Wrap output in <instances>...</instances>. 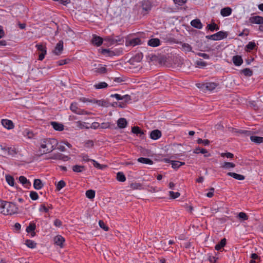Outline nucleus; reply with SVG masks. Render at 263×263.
<instances>
[{
  "label": "nucleus",
  "mask_w": 263,
  "mask_h": 263,
  "mask_svg": "<svg viewBox=\"0 0 263 263\" xmlns=\"http://www.w3.org/2000/svg\"><path fill=\"white\" fill-rule=\"evenodd\" d=\"M58 142L54 138L44 139L40 143L39 152L41 155L52 152L58 146Z\"/></svg>",
  "instance_id": "1"
},
{
  "label": "nucleus",
  "mask_w": 263,
  "mask_h": 263,
  "mask_svg": "<svg viewBox=\"0 0 263 263\" xmlns=\"http://www.w3.org/2000/svg\"><path fill=\"white\" fill-rule=\"evenodd\" d=\"M17 208L12 202L0 201V212L4 215H12L17 213Z\"/></svg>",
  "instance_id": "2"
},
{
  "label": "nucleus",
  "mask_w": 263,
  "mask_h": 263,
  "mask_svg": "<svg viewBox=\"0 0 263 263\" xmlns=\"http://www.w3.org/2000/svg\"><path fill=\"white\" fill-rule=\"evenodd\" d=\"M228 34L226 32L221 31L214 34L207 35L206 36V38L214 41H218L226 38Z\"/></svg>",
  "instance_id": "3"
},
{
  "label": "nucleus",
  "mask_w": 263,
  "mask_h": 263,
  "mask_svg": "<svg viewBox=\"0 0 263 263\" xmlns=\"http://www.w3.org/2000/svg\"><path fill=\"white\" fill-rule=\"evenodd\" d=\"M70 110L78 115H88L89 113L87 111L79 108L77 103H72L70 106Z\"/></svg>",
  "instance_id": "4"
},
{
  "label": "nucleus",
  "mask_w": 263,
  "mask_h": 263,
  "mask_svg": "<svg viewBox=\"0 0 263 263\" xmlns=\"http://www.w3.org/2000/svg\"><path fill=\"white\" fill-rule=\"evenodd\" d=\"M37 50L39 51V60L42 61L47 53L46 47L43 44H37L36 45Z\"/></svg>",
  "instance_id": "5"
},
{
  "label": "nucleus",
  "mask_w": 263,
  "mask_h": 263,
  "mask_svg": "<svg viewBox=\"0 0 263 263\" xmlns=\"http://www.w3.org/2000/svg\"><path fill=\"white\" fill-rule=\"evenodd\" d=\"M63 50V42L62 41H59L56 45L54 50L53 51V53L56 55H59Z\"/></svg>",
  "instance_id": "6"
},
{
  "label": "nucleus",
  "mask_w": 263,
  "mask_h": 263,
  "mask_svg": "<svg viewBox=\"0 0 263 263\" xmlns=\"http://www.w3.org/2000/svg\"><path fill=\"white\" fill-rule=\"evenodd\" d=\"M110 97L115 98L117 100H124L125 102H128L131 100L130 96L128 95L122 96L116 93L111 95Z\"/></svg>",
  "instance_id": "7"
},
{
  "label": "nucleus",
  "mask_w": 263,
  "mask_h": 263,
  "mask_svg": "<svg viewBox=\"0 0 263 263\" xmlns=\"http://www.w3.org/2000/svg\"><path fill=\"white\" fill-rule=\"evenodd\" d=\"M132 132L134 134L139 136L141 139H144L145 138V134L139 127L138 126H134L132 128Z\"/></svg>",
  "instance_id": "8"
},
{
  "label": "nucleus",
  "mask_w": 263,
  "mask_h": 263,
  "mask_svg": "<svg viewBox=\"0 0 263 263\" xmlns=\"http://www.w3.org/2000/svg\"><path fill=\"white\" fill-rule=\"evenodd\" d=\"M249 21L251 23L256 24H263V17L260 16H255L250 17Z\"/></svg>",
  "instance_id": "9"
},
{
  "label": "nucleus",
  "mask_w": 263,
  "mask_h": 263,
  "mask_svg": "<svg viewBox=\"0 0 263 263\" xmlns=\"http://www.w3.org/2000/svg\"><path fill=\"white\" fill-rule=\"evenodd\" d=\"M141 7L143 10L147 12L151 9V3L148 0H143L141 3Z\"/></svg>",
  "instance_id": "10"
},
{
  "label": "nucleus",
  "mask_w": 263,
  "mask_h": 263,
  "mask_svg": "<svg viewBox=\"0 0 263 263\" xmlns=\"http://www.w3.org/2000/svg\"><path fill=\"white\" fill-rule=\"evenodd\" d=\"M103 41V39L100 36L96 35H93L91 42L93 45H96L97 46H100L102 44Z\"/></svg>",
  "instance_id": "11"
},
{
  "label": "nucleus",
  "mask_w": 263,
  "mask_h": 263,
  "mask_svg": "<svg viewBox=\"0 0 263 263\" xmlns=\"http://www.w3.org/2000/svg\"><path fill=\"white\" fill-rule=\"evenodd\" d=\"M55 243L59 246L60 248L63 247V243L65 242V239L61 235H57L54 238Z\"/></svg>",
  "instance_id": "12"
},
{
  "label": "nucleus",
  "mask_w": 263,
  "mask_h": 263,
  "mask_svg": "<svg viewBox=\"0 0 263 263\" xmlns=\"http://www.w3.org/2000/svg\"><path fill=\"white\" fill-rule=\"evenodd\" d=\"M1 122L4 127L8 129H12L14 127L13 123L11 120L3 119Z\"/></svg>",
  "instance_id": "13"
},
{
  "label": "nucleus",
  "mask_w": 263,
  "mask_h": 263,
  "mask_svg": "<svg viewBox=\"0 0 263 263\" xmlns=\"http://www.w3.org/2000/svg\"><path fill=\"white\" fill-rule=\"evenodd\" d=\"M161 132L158 129H155L151 132L150 137L153 140H157L161 137Z\"/></svg>",
  "instance_id": "14"
},
{
  "label": "nucleus",
  "mask_w": 263,
  "mask_h": 263,
  "mask_svg": "<svg viewBox=\"0 0 263 263\" xmlns=\"http://www.w3.org/2000/svg\"><path fill=\"white\" fill-rule=\"evenodd\" d=\"M218 84L214 82H208L202 85L203 88H205L206 90L212 91L217 86Z\"/></svg>",
  "instance_id": "15"
},
{
  "label": "nucleus",
  "mask_w": 263,
  "mask_h": 263,
  "mask_svg": "<svg viewBox=\"0 0 263 263\" xmlns=\"http://www.w3.org/2000/svg\"><path fill=\"white\" fill-rule=\"evenodd\" d=\"M232 61L235 66H240L243 63V60L240 55H235L232 58Z\"/></svg>",
  "instance_id": "16"
},
{
  "label": "nucleus",
  "mask_w": 263,
  "mask_h": 263,
  "mask_svg": "<svg viewBox=\"0 0 263 263\" xmlns=\"http://www.w3.org/2000/svg\"><path fill=\"white\" fill-rule=\"evenodd\" d=\"M93 103H96L99 106L106 107H108L110 105V103L108 101L105 100H96L94 99Z\"/></svg>",
  "instance_id": "17"
},
{
  "label": "nucleus",
  "mask_w": 263,
  "mask_h": 263,
  "mask_svg": "<svg viewBox=\"0 0 263 263\" xmlns=\"http://www.w3.org/2000/svg\"><path fill=\"white\" fill-rule=\"evenodd\" d=\"M141 44L142 42L140 39L138 37L132 39L129 41L128 43H126L127 45H131L133 46H135L137 45H140Z\"/></svg>",
  "instance_id": "18"
},
{
  "label": "nucleus",
  "mask_w": 263,
  "mask_h": 263,
  "mask_svg": "<svg viewBox=\"0 0 263 263\" xmlns=\"http://www.w3.org/2000/svg\"><path fill=\"white\" fill-rule=\"evenodd\" d=\"M160 40L157 38L152 39L148 41V45L152 47H157L160 45Z\"/></svg>",
  "instance_id": "19"
},
{
  "label": "nucleus",
  "mask_w": 263,
  "mask_h": 263,
  "mask_svg": "<svg viewBox=\"0 0 263 263\" xmlns=\"http://www.w3.org/2000/svg\"><path fill=\"white\" fill-rule=\"evenodd\" d=\"M227 175L238 180H243L245 178V177L243 175L238 174L235 173L229 172L227 173Z\"/></svg>",
  "instance_id": "20"
},
{
  "label": "nucleus",
  "mask_w": 263,
  "mask_h": 263,
  "mask_svg": "<svg viewBox=\"0 0 263 263\" xmlns=\"http://www.w3.org/2000/svg\"><path fill=\"white\" fill-rule=\"evenodd\" d=\"M51 125L52 127L56 130L62 131L64 129V125L61 123H59L56 122H51Z\"/></svg>",
  "instance_id": "21"
},
{
  "label": "nucleus",
  "mask_w": 263,
  "mask_h": 263,
  "mask_svg": "<svg viewBox=\"0 0 263 263\" xmlns=\"http://www.w3.org/2000/svg\"><path fill=\"white\" fill-rule=\"evenodd\" d=\"M191 25L197 29H201L202 28V24L199 19H195L191 21Z\"/></svg>",
  "instance_id": "22"
},
{
  "label": "nucleus",
  "mask_w": 263,
  "mask_h": 263,
  "mask_svg": "<svg viewBox=\"0 0 263 263\" xmlns=\"http://www.w3.org/2000/svg\"><path fill=\"white\" fill-rule=\"evenodd\" d=\"M127 122L125 118H120L117 121L118 126L120 128H124L126 127Z\"/></svg>",
  "instance_id": "23"
},
{
  "label": "nucleus",
  "mask_w": 263,
  "mask_h": 263,
  "mask_svg": "<svg viewBox=\"0 0 263 263\" xmlns=\"http://www.w3.org/2000/svg\"><path fill=\"white\" fill-rule=\"evenodd\" d=\"M232 13V9L230 7H226L221 9L220 14L223 16H229Z\"/></svg>",
  "instance_id": "24"
},
{
  "label": "nucleus",
  "mask_w": 263,
  "mask_h": 263,
  "mask_svg": "<svg viewBox=\"0 0 263 263\" xmlns=\"http://www.w3.org/2000/svg\"><path fill=\"white\" fill-rule=\"evenodd\" d=\"M75 124L76 125V127L79 129H89V127L87 126V124L88 123H86V122H83L80 121H77L75 122Z\"/></svg>",
  "instance_id": "25"
},
{
  "label": "nucleus",
  "mask_w": 263,
  "mask_h": 263,
  "mask_svg": "<svg viewBox=\"0 0 263 263\" xmlns=\"http://www.w3.org/2000/svg\"><path fill=\"white\" fill-rule=\"evenodd\" d=\"M94 72L98 73H104L106 72V68L105 67L102 66L101 65H99L97 67L93 69Z\"/></svg>",
  "instance_id": "26"
},
{
  "label": "nucleus",
  "mask_w": 263,
  "mask_h": 263,
  "mask_svg": "<svg viewBox=\"0 0 263 263\" xmlns=\"http://www.w3.org/2000/svg\"><path fill=\"white\" fill-rule=\"evenodd\" d=\"M43 186V184L40 179H34L33 182V187L36 190H40Z\"/></svg>",
  "instance_id": "27"
},
{
  "label": "nucleus",
  "mask_w": 263,
  "mask_h": 263,
  "mask_svg": "<svg viewBox=\"0 0 263 263\" xmlns=\"http://www.w3.org/2000/svg\"><path fill=\"white\" fill-rule=\"evenodd\" d=\"M226 245V239L223 238L217 244L215 247V249L216 250L219 251L222 248H223Z\"/></svg>",
  "instance_id": "28"
},
{
  "label": "nucleus",
  "mask_w": 263,
  "mask_h": 263,
  "mask_svg": "<svg viewBox=\"0 0 263 263\" xmlns=\"http://www.w3.org/2000/svg\"><path fill=\"white\" fill-rule=\"evenodd\" d=\"M251 140L257 144L263 143V137L258 136H250Z\"/></svg>",
  "instance_id": "29"
},
{
  "label": "nucleus",
  "mask_w": 263,
  "mask_h": 263,
  "mask_svg": "<svg viewBox=\"0 0 263 263\" xmlns=\"http://www.w3.org/2000/svg\"><path fill=\"white\" fill-rule=\"evenodd\" d=\"M19 181L23 185L26 186V187L31 185V183L30 181L23 176H21L19 177Z\"/></svg>",
  "instance_id": "30"
},
{
  "label": "nucleus",
  "mask_w": 263,
  "mask_h": 263,
  "mask_svg": "<svg viewBox=\"0 0 263 263\" xmlns=\"http://www.w3.org/2000/svg\"><path fill=\"white\" fill-rule=\"evenodd\" d=\"M138 161L143 164L149 165H152L153 163V161L147 158L140 157L138 159Z\"/></svg>",
  "instance_id": "31"
},
{
  "label": "nucleus",
  "mask_w": 263,
  "mask_h": 263,
  "mask_svg": "<svg viewBox=\"0 0 263 263\" xmlns=\"http://www.w3.org/2000/svg\"><path fill=\"white\" fill-rule=\"evenodd\" d=\"M171 163L172 167L174 169L178 168L180 166L185 164L184 162H180L179 161H171Z\"/></svg>",
  "instance_id": "32"
},
{
  "label": "nucleus",
  "mask_w": 263,
  "mask_h": 263,
  "mask_svg": "<svg viewBox=\"0 0 263 263\" xmlns=\"http://www.w3.org/2000/svg\"><path fill=\"white\" fill-rule=\"evenodd\" d=\"M107 86L108 84L104 82H99V83L96 84L94 85L95 88L97 89L105 88Z\"/></svg>",
  "instance_id": "33"
},
{
  "label": "nucleus",
  "mask_w": 263,
  "mask_h": 263,
  "mask_svg": "<svg viewBox=\"0 0 263 263\" xmlns=\"http://www.w3.org/2000/svg\"><path fill=\"white\" fill-rule=\"evenodd\" d=\"M235 166V164L234 163L226 162L221 165V167L226 169H230L231 168H234Z\"/></svg>",
  "instance_id": "34"
},
{
  "label": "nucleus",
  "mask_w": 263,
  "mask_h": 263,
  "mask_svg": "<svg viewBox=\"0 0 263 263\" xmlns=\"http://www.w3.org/2000/svg\"><path fill=\"white\" fill-rule=\"evenodd\" d=\"M25 245L30 248L33 249L36 247V243L33 240L27 239L26 240Z\"/></svg>",
  "instance_id": "35"
},
{
  "label": "nucleus",
  "mask_w": 263,
  "mask_h": 263,
  "mask_svg": "<svg viewBox=\"0 0 263 263\" xmlns=\"http://www.w3.org/2000/svg\"><path fill=\"white\" fill-rule=\"evenodd\" d=\"M207 28L211 31H214L215 30H218L219 29L218 26L215 23L208 24L207 26Z\"/></svg>",
  "instance_id": "36"
},
{
  "label": "nucleus",
  "mask_w": 263,
  "mask_h": 263,
  "mask_svg": "<svg viewBox=\"0 0 263 263\" xmlns=\"http://www.w3.org/2000/svg\"><path fill=\"white\" fill-rule=\"evenodd\" d=\"M36 229V224L35 223L30 222L29 226L26 228V232L27 233H30L31 232L34 231Z\"/></svg>",
  "instance_id": "37"
},
{
  "label": "nucleus",
  "mask_w": 263,
  "mask_h": 263,
  "mask_svg": "<svg viewBox=\"0 0 263 263\" xmlns=\"http://www.w3.org/2000/svg\"><path fill=\"white\" fill-rule=\"evenodd\" d=\"M117 180L120 182H124L126 180V177L122 172H118L117 174Z\"/></svg>",
  "instance_id": "38"
},
{
  "label": "nucleus",
  "mask_w": 263,
  "mask_h": 263,
  "mask_svg": "<svg viewBox=\"0 0 263 263\" xmlns=\"http://www.w3.org/2000/svg\"><path fill=\"white\" fill-rule=\"evenodd\" d=\"M91 161L93 162V166L98 169L103 170L107 167L106 165L100 164L94 160H91Z\"/></svg>",
  "instance_id": "39"
},
{
  "label": "nucleus",
  "mask_w": 263,
  "mask_h": 263,
  "mask_svg": "<svg viewBox=\"0 0 263 263\" xmlns=\"http://www.w3.org/2000/svg\"><path fill=\"white\" fill-rule=\"evenodd\" d=\"M6 180L10 186H14V179L12 176L10 175H6Z\"/></svg>",
  "instance_id": "40"
},
{
  "label": "nucleus",
  "mask_w": 263,
  "mask_h": 263,
  "mask_svg": "<svg viewBox=\"0 0 263 263\" xmlns=\"http://www.w3.org/2000/svg\"><path fill=\"white\" fill-rule=\"evenodd\" d=\"M182 49L185 52L192 51L191 46L187 43H183L182 44Z\"/></svg>",
  "instance_id": "41"
},
{
  "label": "nucleus",
  "mask_w": 263,
  "mask_h": 263,
  "mask_svg": "<svg viewBox=\"0 0 263 263\" xmlns=\"http://www.w3.org/2000/svg\"><path fill=\"white\" fill-rule=\"evenodd\" d=\"M118 37V40H116L114 36H112V40H111V42L110 45H113L115 43L121 44L123 42V40L122 37L119 36H117Z\"/></svg>",
  "instance_id": "42"
},
{
  "label": "nucleus",
  "mask_w": 263,
  "mask_h": 263,
  "mask_svg": "<svg viewBox=\"0 0 263 263\" xmlns=\"http://www.w3.org/2000/svg\"><path fill=\"white\" fill-rule=\"evenodd\" d=\"M86 196L89 199H93L95 196V191L92 190H89L86 191Z\"/></svg>",
  "instance_id": "43"
},
{
  "label": "nucleus",
  "mask_w": 263,
  "mask_h": 263,
  "mask_svg": "<svg viewBox=\"0 0 263 263\" xmlns=\"http://www.w3.org/2000/svg\"><path fill=\"white\" fill-rule=\"evenodd\" d=\"M241 72L245 76L251 77L253 75V71L250 69L246 68L241 70Z\"/></svg>",
  "instance_id": "44"
},
{
  "label": "nucleus",
  "mask_w": 263,
  "mask_h": 263,
  "mask_svg": "<svg viewBox=\"0 0 263 263\" xmlns=\"http://www.w3.org/2000/svg\"><path fill=\"white\" fill-rule=\"evenodd\" d=\"M101 52L103 54H107L108 56H110V57L115 55V53L114 51H111L109 49H101Z\"/></svg>",
  "instance_id": "45"
},
{
  "label": "nucleus",
  "mask_w": 263,
  "mask_h": 263,
  "mask_svg": "<svg viewBox=\"0 0 263 263\" xmlns=\"http://www.w3.org/2000/svg\"><path fill=\"white\" fill-rule=\"evenodd\" d=\"M84 168V166L76 165L73 166L72 170L74 172L79 173V172H82L83 171Z\"/></svg>",
  "instance_id": "46"
},
{
  "label": "nucleus",
  "mask_w": 263,
  "mask_h": 263,
  "mask_svg": "<svg viewBox=\"0 0 263 263\" xmlns=\"http://www.w3.org/2000/svg\"><path fill=\"white\" fill-rule=\"evenodd\" d=\"M130 187L133 190H141L142 189V184L140 183H132L130 185Z\"/></svg>",
  "instance_id": "47"
},
{
  "label": "nucleus",
  "mask_w": 263,
  "mask_h": 263,
  "mask_svg": "<svg viewBox=\"0 0 263 263\" xmlns=\"http://www.w3.org/2000/svg\"><path fill=\"white\" fill-rule=\"evenodd\" d=\"M23 134L25 136H27L28 138H30V139L33 138V137L34 136V134L33 133V132L32 131H30L29 130H28L27 129H26L23 132Z\"/></svg>",
  "instance_id": "48"
},
{
  "label": "nucleus",
  "mask_w": 263,
  "mask_h": 263,
  "mask_svg": "<svg viewBox=\"0 0 263 263\" xmlns=\"http://www.w3.org/2000/svg\"><path fill=\"white\" fill-rule=\"evenodd\" d=\"M66 185V183L64 180H60L57 184V190L58 191L61 190Z\"/></svg>",
  "instance_id": "49"
},
{
  "label": "nucleus",
  "mask_w": 263,
  "mask_h": 263,
  "mask_svg": "<svg viewBox=\"0 0 263 263\" xmlns=\"http://www.w3.org/2000/svg\"><path fill=\"white\" fill-rule=\"evenodd\" d=\"M62 158V154L59 153L53 154L50 157V159L54 160H60Z\"/></svg>",
  "instance_id": "50"
},
{
  "label": "nucleus",
  "mask_w": 263,
  "mask_h": 263,
  "mask_svg": "<svg viewBox=\"0 0 263 263\" xmlns=\"http://www.w3.org/2000/svg\"><path fill=\"white\" fill-rule=\"evenodd\" d=\"M30 197L33 200H36L39 198L37 193L34 191H31L30 193Z\"/></svg>",
  "instance_id": "51"
},
{
  "label": "nucleus",
  "mask_w": 263,
  "mask_h": 263,
  "mask_svg": "<svg viewBox=\"0 0 263 263\" xmlns=\"http://www.w3.org/2000/svg\"><path fill=\"white\" fill-rule=\"evenodd\" d=\"M169 195L172 199H176L180 196V194L179 192H174L173 191H170Z\"/></svg>",
  "instance_id": "52"
},
{
  "label": "nucleus",
  "mask_w": 263,
  "mask_h": 263,
  "mask_svg": "<svg viewBox=\"0 0 263 263\" xmlns=\"http://www.w3.org/2000/svg\"><path fill=\"white\" fill-rule=\"evenodd\" d=\"M143 58V54L141 52L137 53L134 57V60L135 61L139 62L141 61Z\"/></svg>",
  "instance_id": "53"
},
{
  "label": "nucleus",
  "mask_w": 263,
  "mask_h": 263,
  "mask_svg": "<svg viewBox=\"0 0 263 263\" xmlns=\"http://www.w3.org/2000/svg\"><path fill=\"white\" fill-rule=\"evenodd\" d=\"M238 217L239 219L243 220H246L248 219V216L247 215L243 212H240L238 215Z\"/></svg>",
  "instance_id": "54"
},
{
  "label": "nucleus",
  "mask_w": 263,
  "mask_h": 263,
  "mask_svg": "<svg viewBox=\"0 0 263 263\" xmlns=\"http://www.w3.org/2000/svg\"><path fill=\"white\" fill-rule=\"evenodd\" d=\"M196 64L197 66L200 67H204L207 65L206 62L202 61L201 59L199 61H197Z\"/></svg>",
  "instance_id": "55"
},
{
  "label": "nucleus",
  "mask_w": 263,
  "mask_h": 263,
  "mask_svg": "<svg viewBox=\"0 0 263 263\" xmlns=\"http://www.w3.org/2000/svg\"><path fill=\"white\" fill-rule=\"evenodd\" d=\"M237 132L241 135H244L245 136H250L252 135V132L251 131L246 130H239Z\"/></svg>",
  "instance_id": "56"
},
{
  "label": "nucleus",
  "mask_w": 263,
  "mask_h": 263,
  "mask_svg": "<svg viewBox=\"0 0 263 263\" xmlns=\"http://www.w3.org/2000/svg\"><path fill=\"white\" fill-rule=\"evenodd\" d=\"M197 141L198 144L202 143L204 145H207L210 143V141L208 139L202 140V139L199 138Z\"/></svg>",
  "instance_id": "57"
},
{
  "label": "nucleus",
  "mask_w": 263,
  "mask_h": 263,
  "mask_svg": "<svg viewBox=\"0 0 263 263\" xmlns=\"http://www.w3.org/2000/svg\"><path fill=\"white\" fill-rule=\"evenodd\" d=\"M99 224L100 227L103 229L104 231H107L108 230V227H107L104 222L102 220H100L99 221Z\"/></svg>",
  "instance_id": "58"
},
{
  "label": "nucleus",
  "mask_w": 263,
  "mask_h": 263,
  "mask_svg": "<svg viewBox=\"0 0 263 263\" xmlns=\"http://www.w3.org/2000/svg\"><path fill=\"white\" fill-rule=\"evenodd\" d=\"M256 46V44L254 42H250L248 45L246 46V47L249 50H253Z\"/></svg>",
  "instance_id": "59"
},
{
  "label": "nucleus",
  "mask_w": 263,
  "mask_h": 263,
  "mask_svg": "<svg viewBox=\"0 0 263 263\" xmlns=\"http://www.w3.org/2000/svg\"><path fill=\"white\" fill-rule=\"evenodd\" d=\"M70 61L69 59L61 60L57 62V64L59 66H62L68 63Z\"/></svg>",
  "instance_id": "60"
},
{
  "label": "nucleus",
  "mask_w": 263,
  "mask_h": 263,
  "mask_svg": "<svg viewBox=\"0 0 263 263\" xmlns=\"http://www.w3.org/2000/svg\"><path fill=\"white\" fill-rule=\"evenodd\" d=\"M221 156L222 157H226L228 158H232L234 157V155L231 153H221Z\"/></svg>",
  "instance_id": "61"
},
{
  "label": "nucleus",
  "mask_w": 263,
  "mask_h": 263,
  "mask_svg": "<svg viewBox=\"0 0 263 263\" xmlns=\"http://www.w3.org/2000/svg\"><path fill=\"white\" fill-rule=\"evenodd\" d=\"M109 126L110 123L109 122H103L100 124V127L102 129L109 128Z\"/></svg>",
  "instance_id": "62"
},
{
  "label": "nucleus",
  "mask_w": 263,
  "mask_h": 263,
  "mask_svg": "<svg viewBox=\"0 0 263 263\" xmlns=\"http://www.w3.org/2000/svg\"><path fill=\"white\" fill-rule=\"evenodd\" d=\"M40 212H44L47 213L49 211V208H47L45 204H42L39 209Z\"/></svg>",
  "instance_id": "63"
},
{
  "label": "nucleus",
  "mask_w": 263,
  "mask_h": 263,
  "mask_svg": "<svg viewBox=\"0 0 263 263\" xmlns=\"http://www.w3.org/2000/svg\"><path fill=\"white\" fill-rule=\"evenodd\" d=\"M187 0H174L175 4L179 6H182L186 2Z\"/></svg>",
  "instance_id": "64"
}]
</instances>
